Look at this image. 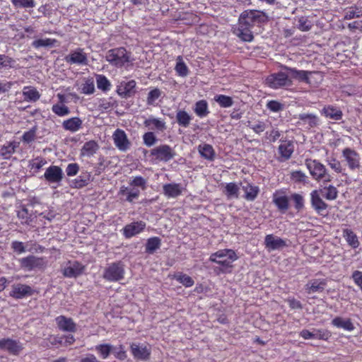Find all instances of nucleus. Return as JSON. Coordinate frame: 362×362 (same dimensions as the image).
Segmentation results:
<instances>
[{"label":"nucleus","instance_id":"obj_21","mask_svg":"<svg viewBox=\"0 0 362 362\" xmlns=\"http://www.w3.org/2000/svg\"><path fill=\"white\" fill-rule=\"evenodd\" d=\"M136 82L134 80L125 82L122 81L117 86V93L122 98L131 97L134 93Z\"/></svg>","mask_w":362,"mask_h":362},{"label":"nucleus","instance_id":"obj_33","mask_svg":"<svg viewBox=\"0 0 362 362\" xmlns=\"http://www.w3.org/2000/svg\"><path fill=\"white\" fill-rule=\"evenodd\" d=\"M242 189L245 192L244 197L248 201L255 200L259 192V187L250 183H246L242 187Z\"/></svg>","mask_w":362,"mask_h":362},{"label":"nucleus","instance_id":"obj_56","mask_svg":"<svg viewBox=\"0 0 362 362\" xmlns=\"http://www.w3.org/2000/svg\"><path fill=\"white\" fill-rule=\"evenodd\" d=\"M291 199L293 201L294 206L298 211L304 207V199L301 194L294 193L291 195Z\"/></svg>","mask_w":362,"mask_h":362},{"label":"nucleus","instance_id":"obj_19","mask_svg":"<svg viewBox=\"0 0 362 362\" xmlns=\"http://www.w3.org/2000/svg\"><path fill=\"white\" fill-rule=\"evenodd\" d=\"M56 323L58 328L63 332H75L76 330V325L70 317L60 315L56 317Z\"/></svg>","mask_w":362,"mask_h":362},{"label":"nucleus","instance_id":"obj_3","mask_svg":"<svg viewBox=\"0 0 362 362\" xmlns=\"http://www.w3.org/2000/svg\"><path fill=\"white\" fill-rule=\"evenodd\" d=\"M305 165L313 178L317 181L329 182L332 177L329 175L325 166L317 160L306 159Z\"/></svg>","mask_w":362,"mask_h":362},{"label":"nucleus","instance_id":"obj_34","mask_svg":"<svg viewBox=\"0 0 362 362\" xmlns=\"http://www.w3.org/2000/svg\"><path fill=\"white\" fill-rule=\"evenodd\" d=\"M194 111L201 118L206 117L209 113L207 102L204 100L197 101L195 103Z\"/></svg>","mask_w":362,"mask_h":362},{"label":"nucleus","instance_id":"obj_17","mask_svg":"<svg viewBox=\"0 0 362 362\" xmlns=\"http://www.w3.org/2000/svg\"><path fill=\"white\" fill-rule=\"evenodd\" d=\"M65 60L70 64L86 65L88 63L87 55L82 49H77L71 52L65 57Z\"/></svg>","mask_w":362,"mask_h":362},{"label":"nucleus","instance_id":"obj_55","mask_svg":"<svg viewBox=\"0 0 362 362\" xmlns=\"http://www.w3.org/2000/svg\"><path fill=\"white\" fill-rule=\"evenodd\" d=\"M112 353L115 358L119 360H124L127 358V353L122 345H119V346H112Z\"/></svg>","mask_w":362,"mask_h":362},{"label":"nucleus","instance_id":"obj_10","mask_svg":"<svg viewBox=\"0 0 362 362\" xmlns=\"http://www.w3.org/2000/svg\"><path fill=\"white\" fill-rule=\"evenodd\" d=\"M84 270V266L77 261L68 262L64 268L62 269V272L65 277L76 278L81 275Z\"/></svg>","mask_w":362,"mask_h":362},{"label":"nucleus","instance_id":"obj_2","mask_svg":"<svg viewBox=\"0 0 362 362\" xmlns=\"http://www.w3.org/2000/svg\"><path fill=\"white\" fill-rule=\"evenodd\" d=\"M238 259L235 252L230 249L219 250L211 255L209 261L215 262L221 266L216 268L222 273L230 272L233 267L232 263Z\"/></svg>","mask_w":362,"mask_h":362},{"label":"nucleus","instance_id":"obj_11","mask_svg":"<svg viewBox=\"0 0 362 362\" xmlns=\"http://www.w3.org/2000/svg\"><path fill=\"white\" fill-rule=\"evenodd\" d=\"M20 265L22 268L31 271L35 269L42 268L45 265L43 258L34 255H29L19 259Z\"/></svg>","mask_w":362,"mask_h":362},{"label":"nucleus","instance_id":"obj_23","mask_svg":"<svg viewBox=\"0 0 362 362\" xmlns=\"http://www.w3.org/2000/svg\"><path fill=\"white\" fill-rule=\"evenodd\" d=\"M311 205L316 212L320 215H324L323 212L327 209L328 205L322 199L317 190H314L310 194Z\"/></svg>","mask_w":362,"mask_h":362},{"label":"nucleus","instance_id":"obj_43","mask_svg":"<svg viewBox=\"0 0 362 362\" xmlns=\"http://www.w3.org/2000/svg\"><path fill=\"white\" fill-rule=\"evenodd\" d=\"M96 83L98 88L102 90L103 91H107L110 89V82L103 75L96 76Z\"/></svg>","mask_w":362,"mask_h":362},{"label":"nucleus","instance_id":"obj_35","mask_svg":"<svg viewBox=\"0 0 362 362\" xmlns=\"http://www.w3.org/2000/svg\"><path fill=\"white\" fill-rule=\"evenodd\" d=\"M192 120L191 116L185 110H178L176 114V121L182 127H189Z\"/></svg>","mask_w":362,"mask_h":362},{"label":"nucleus","instance_id":"obj_22","mask_svg":"<svg viewBox=\"0 0 362 362\" xmlns=\"http://www.w3.org/2000/svg\"><path fill=\"white\" fill-rule=\"evenodd\" d=\"M264 244L269 250H280L286 245L285 240L272 234L265 237Z\"/></svg>","mask_w":362,"mask_h":362},{"label":"nucleus","instance_id":"obj_37","mask_svg":"<svg viewBox=\"0 0 362 362\" xmlns=\"http://www.w3.org/2000/svg\"><path fill=\"white\" fill-rule=\"evenodd\" d=\"M57 42V40L55 39L51 38H45V39H37L32 42V46L38 49L40 47H52Z\"/></svg>","mask_w":362,"mask_h":362},{"label":"nucleus","instance_id":"obj_8","mask_svg":"<svg viewBox=\"0 0 362 362\" xmlns=\"http://www.w3.org/2000/svg\"><path fill=\"white\" fill-rule=\"evenodd\" d=\"M151 155L160 161L168 162L175 157V152L170 146L163 144L153 148Z\"/></svg>","mask_w":362,"mask_h":362},{"label":"nucleus","instance_id":"obj_6","mask_svg":"<svg viewBox=\"0 0 362 362\" xmlns=\"http://www.w3.org/2000/svg\"><path fill=\"white\" fill-rule=\"evenodd\" d=\"M64 176L62 169L58 165H50L46 169L44 174L45 180L49 185H55V186H52V188L54 189L60 185Z\"/></svg>","mask_w":362,"mask_h":362},{"label":"nucleus","instance_id":"obj_24","mask_svg":"<svg viewBox=\"0 0 362 362\" xmlns=\"http://www.w3.org/2000/svg\"><path fill=\"white\" fill-rule=\"evenodd\" d=\"M321 114L327 118L332 120H340L342 118V111L339 108L333 105H325L321 110Z\"/></svg>","mask_w":362,"mask_h":362},{"label":"nucleus","instance_id":"obj_1","mask_svg":"<svg viewBox=\"0 0 362 362\" xmlns=\"http://www.w3.org/2000/svg\"><path fill=\"white\" fill-rule=\"evenodd\" d=\"M268 21L267 14L263 11L245 10L239 16L237 35L243 41L251 42L254 38L252 28L255 26H260Z\"/></svg>","mask_w":362,"mask_h":362},{"label":"nucleus","instance_id":"obj_12","mask_svg":"<svg viewBox=\"0 0 362 362\" xmlns=\"http://www.w3.org/2000/svg\"><path fill=\"white\" fill-rule=\"evenodd\" d=\"M342 156L350 170H355L360 168V156L355 150L345 148L342 151Z\"/></svg>","mask_w":362,"mask_h":362},{"label":"nucleus","instance_id":"obj_25","mask_svg":"<svg viewBox=\"0 0 362 362\" xmlns=\"http://www.w3.org/2000/svg\"><path fill=\"white\" fill-rule=\"evenodd\" d=\"M288 198L282 192H276L273 194V202L278 209L282 212H285L288 209Z\"/></svg>","mask_w":362,"mask_h":362},{"label":"nucleus","instance_id":"obj_38","mask_svg":"<svg viewBox=\"0 0 362 362\" xmlns=\"http://www.w3.org/2000/svg\"><path fill=\"white\" fill-rule=\"evenodd\" d=\"M160 246V239L158 237L151 238L147 240L146 244V252L153 254Z\"/></svg>","mask_w":362,"mask_h":362},{"label":"nucleus","instance_id":"obj_32","mask_svg":"<svg viewBox=\"0 0 362 362\" xmlns=\"http://www.w3.org/2000/svg\"><path fill=\"white\" fill-rule=\"evenodd\" d=\"M144 124L145 127L150 129H157L163 132L166 128L165 122L156 118H148L144 121Z\"/></svg>","mask_w":362,"mask_h":362},{"label":"nucleus","instance_id":"obj_36","mask_svg":"<svg viewBox=\"0 0 362 362\" xmlns=\"http://www.w3.org/2000/svg\"><path fill=\"white\" fill-rule=\"evenodd\" d=\"M343 236L346 239L348 244L353 248H356L359 245V242L356 235L350 229H344L343 230Z\"/></svg>","mask_w":362,"mask_h":362},{"label":"nucleus","instance_id":"obj_26","mask_svg":"<svg viewBox=\"0 0 362 362\" xmlns=\"http://www.w3.org/2000/svg\"><path fill=\"white\" fill-rule=\"evenodd\" d=\"M164 194L169 198H175L182 193V188L180 184H165L163 187Z\"/></svg>","mask_w":362,"mask_h":362},{"label":"nucleus","instance_id":"obj_18","mask_svg":"<svg viewBox=\"0 0 362 362\" xmlns=\"http://www.w3.org/2000/svg\"><path fill=\"white\" fill-rule=\"evenodd\" d=\"M299 121L297 122L299 125L306 126L307 128L311 129L319 125V117L312 113H302L298 115Z\"/></svg>","mask_w":362,"mask_h":362},{"label":"nucleus","instance_id":"obj_45","mask_svg":"<svg viewBox=\"0 0 362 362\" xmlns=\"http://www.w3.org/2000/svg\"><path fill=\"white\" fill-rule=\"evenodd\" d=\"M95 350L98 351L103 359H105L109 356L110 354L112 353V345L110 344H99L95 346Z\"/></svg>","mask_w":362,"mask_h":362},{"label":"nucleus","instance_id":"obj_29","mask_svg":"<svg viewBox=\"0 0 362 362\" xmlns=\"http://www.w3.org/2000/svg\"><path fill=\"white\" fill-rule=\"evenodd\" d=\"M23 95L24 96V100L28 102H35L40 98V94L36 88L30 86H25L23 88Z\"/></svg>","mask_w":362,"mask_h":362},{"label":"nucleus","instance_id":"obj_46","mask_svg":"<svg viewBox=\"0 0 362 362\" xmlns=\"http://www.w3.org/2000/svg\"><path fill=\"white\" fill-rule=\"evenodd\" d=\"M214 100L222 107H229L233 104L232 98L225 95H218L215 96Z\"/></svg>","mask_w":362,"mask_h":362},{"label":"nucleus","instance_id":"obj_51","mask_svg":"<svg viewBox=\"0 0 362 362\" xmlns=\"http://www.w3.org/2000/svg\"><path fill=\"white\" fill-rule=\"evenodd\" d=\"M95 91V86L93 79H88L82 85L81 93L86 95L93 94Z\"/></svg>","mask_w":362,"mask_h":362},{"label":"nucleus","instance_id":"obj_63","mask_svg":"<svg viewBox=\"0 0 362 362\" xmlns=\"http://www.w3.org/2000/svg\"><path fill=\"white\" fill-rule=\"evenodd\" d=\"M329 166L337 173H341L343 170L341 163L334 158H331L327 160Z\"/></svg>","mask_w":362,"mask_h":362},{"label":"nucleus","instance_id":"obj_60","mask_svg":"<svg viewBox=\"0 0 362 362\" xmlns=\"http://www.w3.org/2000/svg\"><path fill=\"white\" fill-rule=\"evenodd\" d=\"M361 16H362V10L358 8L353 9L351 8L345 12L344 19L351 20L354 18H360Z\"/></svg>","mask_w":362,"mask_h":362},{"label":"nucleus","instance_id":"obj_61","mask_svg":"<svg viewBox=\"0 0 362 362\" xmlns=\"http://www.w3.org/2000/svg\"><path fill=\"white\" fill-rule=\"evenodd\" d=\"M312 27V23L307 18L302 17L298 20V28L301 31H308Z\"/></svg>","mask_w":362,"mask_h":362},{"label":"nucleus","instance_id":"obj_57","mask_svg":"<svg viewBox=\"0 0 362 362\" xmlns=\"http://www.w3.org/2000/svg\"><path fill=\"white\" fill-rule=\"evenodd\" d=\"M53 112L59 116L67 115L69 113V109L64 105H54L52 108Z\"/></svg>","mask_w":362,"mask_h":362},{"label":"nucleus","instance_id":"obj_9","mask_svg":"<svg viewBox=\"0 0 362 362\" xmlns=\"http://www.w3.org/2000/svg\"><path fill=\"white\" fill-rule=\"evenodd\" d=\"M23 349L22 343L11 338L0 339V350L6 351L9 354L18 356Z\"/></svg>","mask_w":362,"mask_h":362},{"label":"nucleus","instance_id":"obj_39","mask_svg":"<svg viewBox=\"0 0 362 362\" xmlns=\"http://www.w3.org/2000/svg\"><path fill=\"white\" fill-rule=\"evenodd\" d=\"M307 291L308 293H322L324 291L325 284V282L319 280H314L313 281L308 284Z\"/></svg>","mask_w":362,"mask_h":362},{"label":"nucleus","instance_id":"obj_62","mask_svg":"<svg viewBox=\"0 0 362 362\" xmlns=\"http://www.w3.org/2000/svg\"><path fill=\"white\" fill-rule=\"evenodd\" d=\"M267 107L272 112H279L284 109V105L276 100H270L267 103Z\"/></svg>","mask_w":362,"mask_h":362},{"label":"nucleus","instance_id":"obj_4","mask_svg":"<svg viewBox=\"0 0 362 362\" xmlns=\"http://www.w3.org/2000/svg\"><path fill=\"white\" fill-rule=\"evenodd\" d=\"M131 54L124 47H117L110 49L105 56V59L116 67H122L129 62Z\"/></svg>","mask_w":362,"mask_h":362},{"label":"nucleus","instance_id":"obj_50","mask_svg":"<svg viewBox=\"0 0 362 362\" xmlns=\"http://www.w3.org/2000/svg\"><path fill=\"white\" fill-rule=\"evenodd\" d=\"M13 5L16 8H33L35 7L34 0H11Z\"/></svg>","mask_w":362,"mask_h":362},{"label":"nucleus","instance_id":"obj_40","mask_svg":"<svg viewBox=\"0 0 362 362\" xmlns=\"http://www.w3.org/2000/svg\"><path fill=\"white\" fill-rule=\"evenodd\" d=\"M177 63L175 67V69L177 74L180 76H186L188 74V68L185 63L183 62L182 57L181 56H178L177 57Z\"/></svg>","mask_w":362,"mask_h":362},{"label":"nucleus","instance_id":"obj_42","mask_svg":"<svg viewBox=\"0 0 362 362\" xmlns=\"http://www.w3.org/2000/svg\"><path fill=\"white\" fill-rule=\"evenodd\" d=\"M226 195L228 199L238 198L239 187L235 182L228 183L225 187Z\"/></svg>","mask_w":362,"mask_h":362},{"label":"nucleus","instance_id":"obj_47","mask_svg":"<svg viewBox=\"0 0 362 362\" xmlns=\"http://www.w3.org/2000/svg\"><path fill=\"white\" fill-rule=\"evenodd\" d=\"M33 289L30 286L25 284H17L13 286V294H30Z\"/></svg>","mask_w":362,"mask_h":362},{"label":"nucleus","instance_id":"obj_5","mask_svg":"<svg viewBox=\"0 0 362 362\" xmlns=\"http://www.w3.org/2000/svg\"><path fill=\"white\" fill-rule=\"evenodd\" d=\"M124 264L120 262H114L106 267L103 273V278L110 281H117L124 278Z\"/></svg>","mask_w":362,"mask_h":362},{"label":"nucleus","instance_id":"obj_49","mask_svg":"<svg viewBox=\"0 0 362 362\" xmlns=\"http://www.w3.org/2000/svg\"><path fill=\"white\" fill-rule=\"evenodd\" d=\"M37 131V127L36 125L33 127L29 131L24 132L22 136V141L27 144L33 142L36 138Z\"/></svg>","mask_w":362,"mask_h":362},{"label":"nucleus","instance_id":"obj_58","mask_svg":"<svg viewBox=\"0 0 362 362\" xmlns=\"http://www.w3.org/2000/svg\"><path fill=\"white\" fill-rule=\"evenodd\" d=\"M291 179L296 182H307L308 177L306 175L300 170H296L291 173Z\"/></svg>","mask_w":362,"mask_h":362},{"label":"nucleus","instance_id":"obj_44","mask_svg":"<svg viewBox=\"0 0 362 362\" xmlns=\"http://www.w3.org/2000/svg\"><path fill=\"white\" fill-rule=\"evenodd\" d=\"M63 338L58 335H49L47 338L44 339L42 343V346L44 347H49L50 345L56 346L58 344H62Z\"/></svg>","mask_w":362,"mask_h":362},{"label":"nucleus","instance_id":"obj_16","mask_svg":"<svg viewBox=\"0 0 362 362\" xmlns=\"http://www.w3.org/2000/svg\"><path fill=\"white\" fill-rule=\"evenodd\" d=\"M282 69L288 71V77L298 80L300 82H305L308 84L310 83L309 76L314 74V71L298 70L287 66H283Z\"/></svg>","mask_w":362,"mask_h":362},{"label":"nucleus","instance_id":"obj_31","mask_svg":"<svg viewBox=\"0 0 362 362\" xmlns=\"http://www.w3.org/2000/svg\"><path fill=\"white\" fill-rule=\"evenodd\" d=\"M99 146L98 143L93 140L86 142L82 148L81 154L88 157L92 156L98 150Z\"/></svg>","mask_w":362,"mask_h":362},{"label":"nucleus","instance_id":"obj_59","mask_svg":"<svg viewBox=\"0 0 362 362\" xmlns=\"http://www.w3.org/2000/svg\"><path fill=\"white\" fill-rule=\"evenodd\" d=\"M47 163V160L40 157L32 160L30 163V166L32 169H35L37 171L39 170L42 166Z\"/></svg>","mask_w":362,"mask_h":362},{"label":"nucleus","instance_id":"obj_13","mask_svg":"<svg viewBox=\"0 0 362 362\" xmlns=\"http://www.w3.org/2000/svg\"><path fill=\"white\" fill-rule=\"evenodd\" d=\"M112 139L115 146L121 151L125 152L129 149L131 142L129 141L124 131L117 129L112 135Z\"/></svg>","mask_w":362,"mask_h":362},{"label":"nucleus","instance_id":"obj_64","mask_svg":"<svg viewBox=\"0 0 362 362\" xmlns=\"http://www.w3.org/2000/svg\"><path fill=\"white\" fill-rule=\"evenodd\" d=\"M78 171L79 165L76 163H69L66 168V173L69 177H72L77 175Z\"/></svg>","mask_w":362,"mask_h":362},{"label":"nucleus","instance_id":"obj_54","mask_svg":"<svg viewBox=\"0 0 362 362\" xmlns=\"http://www.w3.org/2000/svg\"><path fill=\"white\" fill-rule=\"evenodd\" d=\"M143 140H144V144L146 146L150 147L156 144V142L157 141V138L153 132H148L145 133L143 135Z\"/></svg>","mask_w":362,"mask_h":362},{"label":"nucleus","instance_id":"obj_7","mask_svg":"<svg viewBox=\"0 0 362 362\" xmlns=\"http://www.w3.org/2000/svg\"><path fill=\"white\" fill-rule=\"evenodd\" d=\"M266 83L270 88L277 89L290 86L291 81L288 78V74L278 72L268 76L266 78Z\"/></svg>","mask_w":362,"mask_h":362},{"label":"nucleus","instance_id":"obj_41","mask_svg":"<svg viewBox=\"0 0 362 362\" xmlns=\"http://www.w3.org/2000/svg\"><path fill=\"white\" fill-rule=\"evenodd\" d=\"M322 196L327 200H334L337 199L338 195V190L333 185L324 187L321 190Z\"/></svg>","mask_w":362,"mask_h":362},{"label":"nucleus","instance_id":"obj_27","mask_svg":"<svg viewBox=\"0 0 362 362\" xmlns=\"http://www.w3.org/2000/svg\"><path fill=\"white\" fill-rule=\"evenodd\" d=\"M82 124V120L79 117H75L64 120L62 123V127L65 130L76 132L81 128Z\"/></svg>","mask_w":362,"mask_h":362},{"label":"nucleus","instance_id":"obj_20","mask_svg":"<svg viewBox=\"0 0 362 362\" xmlns=\"http://www.w3.org/2000/svg\"><path fill=\"white\" fill-rule=\"evenodd\" d=\"M145 227L146 223L143 221L133 222L124 226L123 234L126 238H129L141 233Z\"/></svg>","mask_w":362,"mask_h":362},{"label":"nucleus","instance_id":"obj_14","mask_svg":"<svg viewBox=\"0 0 362 362\" xmlns=\"http://www.w3.org/2000/svg\"><path fill=\"white\" fill-rule=\"evenodd\" d=\"M294 144L292 141L281 140V144L278 147L279 156L278 160L284 162L289 160L294 152Z\"/></svg>","mask_w":362,"mask_h":362},{"label":"nucleus","instance_id":"obj_28","mask_svg":"<svg viewBox=\"0 0 362 362\" xmlns=\"http://www.w3.org/2000/svg\"><path fill=\"white\" fill-rule=\"evenodd\" d=\"M332 325L346 331H353L354 326L349 318L337 317L332 320Z\"/></svg>","mask_w":362,"mask_h":362},{"label":"nucleus","instance_id":"obj_48","mask_svg":"<svg viewBox=\"0 0 362 362\" xmlns=\"http://www.w3.org/2000/svg\"><path fill=\"white\" fill-rule=\"evenodd\" d=\"M16 147V146L13 143H9L7 145L3 146L0 148L1 156L5 159L10 158V156L15 152Z\"/></svg>","mask_w":362,"mask_h":362},{"label":"nucleus","instance_id":"obj_53","mask_svg":"<svg viewBox=\"0 0 362 362\" xmlns=\"http://www.w3.org/2000/svg\"><path fill=\"white\" fill-rule=\"evenodd\" d=\"M248 127L258 134L262 133L267 128L266 123L263 121H257L253 124L249 122Z\"/></svg>","mask_w":362,"mask_h":362},{"label":"nucleus","instance_id":"obj_52","mask_svg":"<svg viewBox=\"0 0 362 362\" xmlns=\"http://www.w3.org/2000/svg\"><path fill=\"white\" fill-rule=\"evenodd\" d=\"M161 91L158 88L151 90L147 97L146 103L149 105H154L156 100L160 96Z\"/></svg>","mask_w":362,"mask_h":362},{"label":"nucleus","instance_id":"obj_15","mask_svg":"<svg viewBox=\"0 0 362 362\" xmlns=\"http://www.w3.org/2000/svg\"><path fill=\"white\" fill-rule=\"evenodd\" d=\"M131 352L134 358L147 361L151 355V349L144 344L132 343L130 346Z\"/></svg>","mask_w":362,"mask_h":362},{"label":"nucleus","instance_id":"obj_30","mask_svg":"<svg viewBox=\"0 0 362 362\" xmlns=\"http://www.w3.org/2000/svg\"><path fill=\"white\" fill-rule=\"evenodd\" d=\"M198 150L202 157L211 161L214 160L216 153L211 145L207 144H205L204 145H199L198 147Z\"/></svg>","mask_w":362,"mask_h":362}]
</instances>
